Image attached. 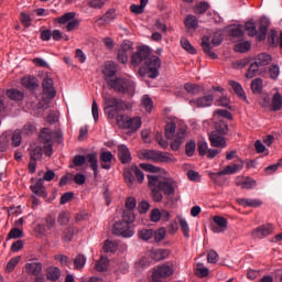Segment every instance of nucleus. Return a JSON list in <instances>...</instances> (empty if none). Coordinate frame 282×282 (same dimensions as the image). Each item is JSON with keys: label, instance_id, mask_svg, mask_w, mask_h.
<instances>
[{"label": "nucleus", "instance_id": "obj_1", "mask_svg": "<svg viewBox=\"0 0 282 282\" xmlns=\"http://www.w3.org/2000/svg\"><path fill=\"white\" fill-rule=\"evenodd\" d=\"M104 99V113L107 116L108 120H117L118 127L120 129H130L131 131H138L142 127V119L140 117H129L120 111H127L129 105L123 100H120L109 94L104 93L101 95Z\"/></svg>", "mask_w": 282, "mask_h": 282}, {"label": "nucleus", "instance_id": "obj_2", "mask_svg": "<svg viewBox=\"0 0 282 282\" xmlns=\"http://www.w3.org/2000/svg\"><path fill=\"white\" fill-rule=\"evenodd\" d=\"M131 63L134 67H138L140 63H144V70L148 78H158L160 76V67H162V61L156 55L151 56V50L149 46H141L131 56Z\"/></svg>", "mask_w": 282, "mask_h": 282}, {"label": "nucleus", "instance_id": "obj_3", "mask_svg": "<svg viewBox=\"0 0 282 282\" xmlns=\"http://www.w3.org/2000/svg\"><path fill=\"white\" fill-rule=\"evenodd\" d=\"M39 138L47 158H52V154L54 153V142L63 144V132L52 131L50 128H43Z\"/></svg>", "mask_w": 282, "mask_h": 282}, {"label": "nucleus", "instance_id": "obj_4", "mask_svg": "<svg viewBox=\"0 0 282 282\" xmlns=\"http://www.w3.org/2000/svg\"><path fill=\"white\" fill-rule=\"evenodd\" d=\"M107 85L110 89H113L117 94L129 96L133 98L135 96V82L127 77L108 78Z\"/></svg>", "mask_w": 282, "mask_h": 282}, {"label": "nucleus", "instance_id": "obj_5", "mask_svg": "<svg viewBox=\"0 0 282 282\" xmlns=\"http://www.w3.org/2000/svg\"><path fill=\"white\" fill-rule=\"evenodd\" d=\"M84 164H89L90 169L94 171V176L98 177V155L96 153L75 155L70 169H75V166H84Z\"/></svg>", "mask_w": 282, "mask_h": 282}, {"label": "nucleus", "instance_id": "obj_6", "mask_svg": "<svg viewBox=\"0 0 282 282\" xmlns=\"http://www.w3.org/2000/svg\"><path fill=\"white\" fill-rule=\"evenodd\" d=\"M112 234L117 237L129 238L135 235V230H133V227H131L129 223L124 220H119L115 223L112 227Z\"/></svg>", "mask_w": 282, "mask_h": 282}, {"label": "nucleus", "instance_id": "obj_7", "mask_svg": "<svg viewBox=\"0 0 282 282\" xmlns=\"http://www.w3.org/2000/svg\"><path fill=\"white\" fill-rule=\"evenodd\" d=\"M140 160H150L151 162H169V155L155 150H142L138 153Z\"/></svg>", "mask_w": 282, "mask_h": 282}, {"label": "nucleus", "instance_id": "obj_8", "mask_svg": "<svg viewBox=\"0 0 282 282\" xmlns=\"http://www.w3.org/2000/svg\"><path fill=\"white\" fill-rule=\"evenodd\" d=\"M75 12H67L58 18V23L61 25L66 24V32H73V30H76V28L80 25V21L78 19H75Z\"/></svg>", "mask_w": 282, "mask_h": 282}, {"label": "nucleus", "instance_id": "obj_9", "mask_svg": "<svg viewBox=\"0 0 282 282\" xmlns=\"http://www.w3.org/2000/svg\"><path fill=\"white\" fill-rule=\"evenodd\" d=\"M53 177H44V178H31V191L37 197H47V193H45V186H43V182H52Z\"/></svg>", "mask_w": 282, "mask_h": 282}, {"label": "nucleus", "instance_id": "obj_10", "mask_svg": "<svg viewBox=\"0 0 282 282\" xmlns=\"http://www.w3.org/2000/svg\"><path fill=\"white\" fill-rule=\"evenodd\" d=\"M160 184V177H150L148 181V186L151 191V196L153 202H156V204H160V202H162V199L164 198L162 196V189H160V187L158 186Z\"/></svg>", "mask_w": 282, "mask_h": 282}, {"label": "nucleus", "instance_id": "obj_11", "mask_svg": "<svg viewBox=\"0 0 282 282\" xmlns=\"http://www.w3.org/2000/svg\"><path fill=\"white\" fill-rule=\"evenodd\" d=\"M272 232H274V225L268 223L253 229L251 236L253 239H265V237H270Z\"/></svg>", "mask_w": 282, "mask_h": 282}, {"label": "nucleus", "instance_id": "obj_12", "mask_svg": "<svg viewBox=\"0 0 282 282\" xmlns=\"http://www.w3.org/2000/svg\"><path fill=\"white\" fill-rule=\"evenodd\" d=\"M43 158V148L36 147L30 152L29 173L32 175L36 173V161Z\"/></svg>", "mask_w": 282, "mask_h": 282}, {"label": "nucleus", "instance_id": "obj_13", "mask_svg": "<svg viewBox=\"0 0 282 282\" xmlns=\"http://www.w3.org/2000/svg\"><path fill=\"white\" fill-rule=\"evenodd\" d=\"M43 95L46 96L48 100L56 97V89L54 88V79L51 77H44L42 82Z\"/></svg>", "mask_w": 282, "mask_h": 282}, {"label": "nucleus", "instance_id": "obj_14", "mask_svg": "<svg viewBox=\"0 0 282 282\" xmlns=\"http://www.w3.org/2000/svg\"><path fill=\"white\" fill-rule=\"evenodd\" d=\"M24 272L29 276H39L43 272V263L36 261H30L24 265Z\"/></svg>", "mask_w": 282, "mask_h": 282}, {"label": "nucleus", "instance_id": "obj_15", "mask_svg": "<svg viewBox=\"0 0 282 282\" xmlns=\"http://www.w3.org/2000/svg\"><path fill=\"white\" fill-rule=\"evenodd\" d=\"M173 274V268L167 264H163L154 270L152 274L153 281H160V279H166V276H171Z\"/></svg>", "mask_w": 282, "mask_h": 282}, {"label": "nucleus", "instance_id": "obj_16", "mask_svg": "<svg viewBox=\"0 0 282 282\" xmlns=\"http://www.w3.org/2000/svg\"><path fill=\"white\" fill-rule=\"evenodd\" d=\"M228 229V220L221 216L214 217V224L212 225L213 232L219 235V232H226Z\"/></svg>", "mask_w": 282, "mask_h": 282}, {"label": "nucleus", "instance_id": "obj_17", "mask_svg": "<svg viewBox=\"0 0 282 282\" xmlns=\"http://www.w3.org/2000/svg\"><path fill=\"white\" fill-rule=\"evenodd\" d=\"M184 140H186V129L180 128L177 130V133H176L174 140L171 142L172 151H178L180 147H182V144H184Z\"/></svg>", "mask_w": 282, "mask_h": 282}, {"label": "nucleus", "instance_id": "obj_18", "mask_svg": "<svg viewBox=\"0 0 282 282\" xmlns=\"http://www.w3.org/2000/svg\"><path fill=\"white\" fill-rule=\"evenodd\" d=\"M158 187L164 195H173L175 193V183L169 178H159Z\"/></svg>", "mask_w": 282, "mask_h": 282}, {"label": "nucleus", "instance_id": "obj_19", "mask_svg": "<svg viewBox=\"0 0 282 282\" xmlns=\"http://www.w3.org/2000/svg\"><path fill=\"white\" fill-rule=\"evenodd\" d=\"M214 97L213 95H206L203 97H199L197 99L189 100V105L193 107L195 105L198 108L202 107H210L213 105Z\"/></svg>", "mask_w": 282, "mask_h": 282}, {"label": "nucleus", "instance_id": "obj_20", "mask_svg": "<svg viewBox=\"0 0 282 282\" xmlns=\"http://www.w3.org/2000/svg\"><path fill=\"white\" fill-rule=\"evenodd\" d=\"M118 158L121 164H129L131 162V152L127 145H118Z\"/></svg>", "mask_w": 282, "mask_h": 282}, {"label": "nucleus", "instance_id": "obj_21", "mask_svg": "<svg viewBox=\"0 0 282 282\" xmlns=\"http://www.w3.org/2000/svg\"><path fill=\"white\" fill-rule=\"evenodd\" d=\"M209 142L212 147H215L216 149H224L226 147L224 134H217V132H212L209 134Z\"/></svg>", "mask_w": 282, "mask_h": 282}, {"label": "nucleus", "instance_id": "obj_22", "mask_svg": "<svg viewBox=\"0 0 282 282\" xmlns=\"http://www.w3.org/2000/svg\"><path fill=\"white\" fill-rule=\"evenodd\" d=\"M100 167L109 171L111 169V162L113 161V154L110 151H105L100 153Z\"/></svg>", "mask_w": 282, "mask_h": 282}, {"label": "nucleus", "instance_id": "obj_23", "mask_svg": "<svg viewBox=\"0 0 282 282\" xmlns=\"http://www.w3.org/2000/svg\"><path fill=\"white\" fill-rule=\"evenodd\" d=\"M268 28H270V20H268L265 17L260 18L258 40L265 41V36L268 35Z\"/></svg>", "mask_w": 282, "mask_h": 282}, {"label": "nucleus", "instance_id": "obj_24", "mask_svg": "<svg viewBox=\"0 0 282 282\" xmlns=\"http://www.w3.org/2000/svg\"><path fill=\"white\" fill-rule=\"evenodd\" d=\"M237 204L243 208H259L263 203L254 198H237Z\"/></svg>", "mask_w": 282, "mask_h": 282}, {"label": "nucleus", "instance_id": "obj_25", "mask_svg": "<svg viewBox=\"0 0 282 282\" xmlns=\"http://www.w3.org/2000/svg\"><path fill=\"white\" fill-rule=\"evenodd\" d=\"M236 186H239L240 188H254L257 186V181L250 177H237L236 178Z\"/></svg>", "mask_w": 282, "mask_h": 282}, {"label": "nucleus", "instance_id": "obj_26", "mask_svg": "<svg viewBox=\"0 0 282 282\" xmlns=\"http://www.w3.org/2000/svg\"><path fill=\"white\" fill-rule=\"evenodd\" d=\"M202 47H203V52L209 56V58H212L213 61H217L218 56L215 52H213V46L210 45V40L208 39V36H204L202 40Z\"/></svg>", "mask_w": 282, "mask_h": 282}, {"label": "nucleus", "instance_id": "obj_27", "mask_svg": "<svg viewBox=\"0 0 282 282\" xmlns=\"http://www.w3.org/2000/svg\"><path fill=\"white\" fill-rule=\"evenodd\" d=\"M124 177H144V173L137 165H131L124 170Z\"/></svg>", "mask_w": 282, "mask_h": 282}, {"label": "nucleus", "instance_id": "obj_28", "mask_svg": "<svg viewBox=\"0 0 282 282\" xmlns=\"http://www.w3.org/2000/svg\"><path fill=\"white\" fill-rule=\"evenodd\" d=\"M254 62L260 67H265V65H270V63H272V55L268 53H260L254 57Z\"/></svg>", "mask_w": 282, "mask_h": 282}, {"label": "nucleus", "instance_id": "obj_29", "mask_svg": "<svg viewBox=\"0 0 282 282\" xmlns=\"http://www.w3.org/2000/svg\"><path fill=\"white\" fill-rule=\"evenodd\" d=\"M243 169V164H232V165H227L223 171L218 172V175H235V173H239Z\"/></svg>", "mask_w": 282, "mask_h": 282}, {"label": "nucleus", "instance_id": "obj_30", "mask_svg": "<svg viewBox=\"0 0 282 282\" xmlns=\"http://www.w3.org/2000/svg\"><path fill=\"white\" fill-rule=\"evenodd\" d=\"M116 72H118V64L115 62H108L104 70V74L106 76V83L108 78H116L113 77L116 76Z\"/></svg>", "mask_w": 282, "mask_h": 282}, {"label": "nucleus", "instance_id": "obj_31", "mask_svg": "<svg viewBox=\"0 0 282 282\" xmlns=\"http://www.w3.org/2000/svg\"><path fill=\"white\" fill-rule=\"evenodd\" d=\"M150 257L154 261H162L169 257V250L166 249H153L150 251Z\"/></svg>", "mask_w": 282, "mask_h": 282}, {"label": "nucleus", "instance_id": "obj_32", "mask_svg": "<svg viewBox=\"0 0 282 282\" xmlns=\"http://www.w3.org/2000/svg\"><path fill=\"white\" fill-rule=\"evenodd\" d=\"M46 279L48 281H58L61 279V269L58 267H48L46 269Z\"/></svg>", "mask_w": 282, "mask_h": 282}, {"label": "nucleus", "instance_id": "obj_33", "mask_svg": "<svg viewBox=\"0 0 282 282\" xmlns=\"http://www.w3.org/2000/svg\"><path fill=\"white\" fill-rule=\"evenodd\" d=\"M184 89H185V91H187V94H191V96H199V94H202V91H204L202 86H199L197 84H191V83H186L184 85Z\"/></svg>", "mask_w": 282, "mask_h": 282}, {"label": "nucleus", "instance_id": "obj_34", "mask_svg": "<svg viewBox=\"0 0 282 282\" xmlns=\"http://www.w3.org/2000/svg\"><path fill=\"white\" fill-rule=\"evenodd\" d=\"M212 133L226 135V133H228V123H226L224 120L215 122V130Z\"/></svg>", "mask_w": 282, "mask_h": 282}, {"label": "nucleus", "instance_id": "obj_35", "mask_svg": "<svg viewBox=\"0 0 282 282\" xmlns=\"http://www.w3.org/2000/svg\"><path fill=\"white\" fill-rule=\"evenodd\" d=\"M23 87H26V89H30V91H34L36 87H39V83L36 82V77H24L21 80Z\"/></svg>", "mask_w": 282, "mask_h": 282}, {"label": "nucleus", "instance_id": "obj_36", "mask_svg": "<svg viewBox=\"0 0 282 282\" xmlns=\"http://www.w3.org/2000/svg\"><path fill=\"white\" fill-rule=\"evenodd\" d=\"M7 96L10 100H14V101L19 102V101L23 100L25 95L23 94V91L12 88L7 91Z\"/></svg>", "mask_w": 282, "mask_h": 282}, {"label": "nucleus", "instance_id": "obj_37", "mask_svg": "<svg viewBox=\"0 0 282 282\" xmlns=\"http://www.w3.org/2000/svg\"><path fill=\"white\" fill-rule=\"evenodd\" d=\"M184 24L185 28H187V30H197V28H199V21L195 15H187L184 21Z\"/></svg>", "mask_w": 282, "mask_h": 282}, {"label": "nucleus", "instance_id": "obj_38", "mask_svg": "<svg viewBox=\"0 0 282 282\" xmlns=\"http://www.w3.org/2000/svg\"><path fill=\"white\" fill-rule=\"evenodd\" d=\"M141 107L145 109L148 113H151L153 109V99L149 95H143L141 98Z\"/></svg>", "mask_w": 282, "mask_h": 282}, {"label": "nucleus", "instance_id": "obj_39", "mask_svg": "<svg viewBox=\"0 0 282 282\" xmlns=\"http://www.w3.org/2000/svg\"><path fill=\"white\" fill-rule=\"evenodd\" d=\"M12 140V137L10 133H3L0 137V153H3V151L8 150V147H10V141Z\"/></svg>", "mask_w": 282, "mask_h": 282}, {"label": "nucleus", "instance_id": "obj_40", "mask_svg": "<svg viewBox=\"0 0 282 282\" xmlns=\"http://www.w3.org/2000/svg\"><path fill=\"white\" fill-rule=\"evenodd\" d=\"M177 219H178V223H180V226H181L184 237H186V239H189L191 238V228L188 227V223L182 216H178Z\"/></svg>", "mask_w": 282, "mask_h": 282}, {"label": "nucleus", "instance_id": "obj_41", "mask_svg": "<svg viewBox=\"0 0 282 282\" xmlns=\"http://www.w3.org/2000/svg\"><path fill=\"white\" fill-rule=\"evenodd\" d=\"M282 110V96L279 93H275L272 98V111Z\"/></svg>", "mask_w": 282, "mask_h": 282}, {"label": "nucleus", "instance_id": "obj_42", "mask_svg": "<svg viewBox=\"0 0 282 282\" xmlns=\"http://www.w3.org/2000/svg\"><path fill=\"white\" fill-rule=\"evenodd\" d=\"M153 229H140L138 231V237L141 239V241H149V239H153Z\"/></svg>", "mask_w": 282, "mask_h": 282}, {"label": "nucleus", "instance_id": "obj_43", "mask_svg": "<svg viewBox=\"0 0 282 282\" xmlns=\"http://www.w3.org/2000/svg\"><path fill=\"white\" fill-rule=\"evenodd\" d=\"M229 85L239 98H246V91H243V87H241V84L230 80Z\"/></svg>", "mask_w": 282, "mask_h": 282}, {"label": "nucleus", "instance_id": "obj_44", "mask_svg": "<svg viewBox=\"0 0 282 282\" xmlns=\"http://www.w3.org/2000/svg\"><path fill=\"white\" fill-rule=\"evenodd\" d=\"M116 19V9H110L106 12V14H104L102 17H100L97 22L102 21L104 23H109L110 21H115Z\"/></svg>", "mask_w": 282, "mask_h": 282}, {"label": "nucleus", "instance_id": "obj_45", "mask_svg": "<svg viewBox=\"0 0 282 282\" xmlns=\"http://www.w3.org/2000/svg\"><path fill=\"white\" fill-rule=\"evenodd\" d=\"M251 91L254 94H261L263 91V79L256 78L251 82Z\"/></svg>", "mask_w": 282, "mask_h": 282}, {"label": "nucleus", "instance_id": "obj_46", "mask_svg": "<svg viewBox=\"0 0 282 282\" xmlns=\"http://www.w3.org/2000/svg\"><path fill=\"white\" fill-rule=\"evenodd\" d=\"M261 66L259 64H257L256 62L251 63L248 72L246 74V78H254V76H257V74H259V68Z\"/></svg>", "mask_w": 282, "mask_h": 282}, {"label": "nucleus", "instance_id": "obj_47", "mask_svg": "<svg viewBox=\"0 0 282 282\" xmlns=\"http://www.w3.org/2000/svg\"><path fill=\"white\" fill-rule=\"evenodd\" d=\"M11 137V144L12 147H21V141L23 140V137L21 135V130H15Z\"/></svg>", "mask_w": 282, "mask_h": 282}, {"label": "nucleus", "instance_id": "obj_48", "mask_svg": "<svg viewBox=\"0 0 282 282\" xmlns=\"http://www.w3.org/2000/svg\"><path fill=\"white\" fill-rule=\"evenodd\" d=\"M109 268V259L101 257L100 260L96 263L95 269L97 272H105Z\"/></svg>", "mask_w": 282, "mask_h": 282}, {"label": "nucleus", "instance_id": "obj_49", "mask_svg": "<svg viewBox=\"0 0 282 282\" xmlns=\"http://www.w3.org/2000/svg\"><path fill=\"white\" fill-rule=\"evenodd\" d=\"M127 221V224H133L135 221V214H133V209H126L123 210L122 220Z\"/></svg>", "mask_w": 282, "mask_h": 282}, {"label": "nucleus", "instance_id": "obj_50", "mask_svg": "<svg viewBox=\"0 0 282 282\" xmlns=\"http://www.w3.org/2000/svg\"><path fill=\"white\" fill-rule=\"evenodd\" d=\"M175 129L176 126L173 122H170L165 126V138L167 140H173V138L175 137Z\"/></svg>", "mask_w": 282, "mask_h": 282}, {"label": "nucleus", "instance_id": "obj_51", "mask_svg": "<svg viewBox=\"0 0 282 282\" xmlns=\"http://www.w3.org/2000/svg\"><path fill=\"white\" fill-rule=\"evenodd\" d=\"M245 30L248 31L249 36H257V34H259V31H257V24H254L253 21H248L245 24Z\"/></svg>", "mask_w": 282, "mask_h": 282}, {"label": "nucleus", "instance_id": "obj_52", "mask_svg": "<svg viewBox=\"0 0 282 282\" xmlns=\"http://www.w3.org/2000/svg\"><path fill=\"white\" fill-rule=\"evenodd\" d=\"M208 268L204 267V264L199 263L195 268V274L199 276L200 279H204V276H208L209 274Z\"/></svg>", "mask_w": 282, "mask_h": 282}, {"label": "nucleus", "instance_id": "obj_53", "mask_svg": "<svg viewBox=\"0 0 282 282\" xmlns=\"http://www.w3.org/2000/svg\"><path fill=\"white\" fill-rule=\"evenodd\" d=\"M85 263H87V258H85V256H83V254H78L74 259V265H75L76 270H83L85 268Z\"/></svg>", "mask_w": 282, "mask_h": 282}, {"label": "nucleus", "instance_id": "obj_54", "mask_svg": "<svg viewBox=\"0 0 282 282\" xmlns=\"http://www.w3.org/2000/svg\"><path fill=\"white\" fill-rule=\"evenodd\" d=\"M250 42L246 41V42H241L235 45V51L239 52L240 54H246V52H249L250 50Z\"/></svg>", "mask_w": 282, "mask_h": 282}, {"label": "nucleus", "instance_id": "obj_55", "mask_svg": "<svg viewBox=\"0 0 282 282\" xmlns=\"http://www.w3.org/2000/svg\"><path fill=\"white\" fill-rule=\"evenodd\" d=\"M181 45H182L183 50L188 52V54H197V50H195V46L192 45L191 42H188V40L182 39Z\"/></svg>", "mask_w": 282, "mask_h": 282}, {"label": "nucleus", "instance_id": "obj_56", "mask_svg": "<svg viewBox=\"0 0 282 282\" xmlns=\"http://www.w3.org/2000/svg\"><path fill=\"white\" fill-rule=\"evenodd\" d=\"M208 8H210V4H208V2H199L195 6L194 12L195 14H205Z\"/></svg>", "mask_w": 282, "mask_h": 282}, {"label": "nucleus", "instance_id": "obj_57", "mask_svg": "<svg viewBox=\"0 0 282 282\" xmlns=\"http://www.w3.org/2000/svg\"><path fill=\"white\" fill-rule=\"evenodd\" d=\"M154 241L155 243H160V241H164L166 237V229L165 228H160L153 234Z\"/></svg>", "mask_w": 282, "mask_h": 282}, {"label": "nucleus", "instance_id": "obj_58", "mask_svg": "<svg viewBox=\"0 0 282 282\" xmlns=\"http://www.w3.org/2000/svg\"><path fill=\"white\" fill-rule=\"evenodd\" d=\"M118 250V243L116 241L106 240L104 246L105 252H116Z\"/></svg>", "mask_w": 282, "mask_h": 282}, {"label": "nucleus", "instance_id": "obj_59", "mask_svg": "<svg viewBox=\"0 0 282 282\" xmlns=\"http://www.w3.org/2000/svg\"><path fill=\"white\" fill-rule=\"evenodd\" d=\"M196 144L195 141H188L185 145V153L188 158H193L195 154Z\"/></svg>", "mask_w": 282, "mask_h": 282}, {"label": "nucleus", "instance_id": "obj_60", "mask_svg": "<svg viewBox=\"0 0 282 282\" xmlns=\"http://www.w3.org/2000/svg\"><path fill=\"white\" fill-rule=\"evenodd\" d=\"M20 237H23V230H21L19 228H13L8 234L7 241L10 239H20Z\"/></svg>", "mask_w": 282, "mask_h": 282}, {"label": "nucleus", "instance_id": "obj_61", "mask_svg": "<svg viewBox=\"0 0 282 282\" xmlns=\"http://www.w3.org/2000/svg\"><path fill=\"white\" fill-rule=\"evenodd\" d=\"M19 261H21V257H15L12 258L8 263H7V272H12L17 265H19Z\"/></svg>", "mask_w": 282, "mask_h": 282}, {"label": "nucleus", "instance_id": "obj_62", "mask_svg": "<svg viewBox=\"0 0 282 282\" xmlns=\"http://www.w3.org/2000/svg\"><path fill=\"white\" fill-rule=\"evenodd\" d=\"M57 221L58 224H61V226H65L66 224H69V213L67 212L59 213Z\"/></svg>", "mask_w": 282, "mask_h": 282}, {"label": "nucleus", "instance_id": "obj_63", "mask_svg": "<svg viewBox=\"0 0 282 282\" xmlns=\"http://www.w3.org/2000/svg\"><path fill=\"white\" fill-rule=\"evenodd\" d=\"M199 155H206L208 153V143L204 140H199L197 143Z\"/></svg>", "mask_w": 282, "mask_h": 282}, {"label": "nucleus", "instance_id": "obj_64", "mask_svg": "<svg viewBox=\"0 0 282 282\" xmlns=\"http://www.w3.org/2000/svg\"><path fill=\"white\" fill-rule=\"evenodd\" d=\"M150 219L154 224H158V221H160V219H162V212H160V209H158V208L152 209V212L150 214Z\"/></svg>", "mask_w": 282, "mask_h": 282}]
</instances>
